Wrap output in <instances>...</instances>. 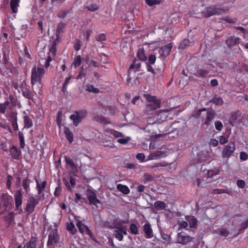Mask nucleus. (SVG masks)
<instances>
[{"label":"nucleus","mask_w":248,"mask_h":248,"mask_svg":"<svg viewBox=\"0 0 248 248\" xmlns=\"http://www.w3.org/2000/svg\"><path fill=\"white\" fill-rule=\"evenodd\" d=\"M22 186L26 192H28L30 190V188L28 179H26L23 181Z\"/></svg>","instance_id":"obj_46"},{"label":"nucleus","mask_w":248,"mask_h":248,"mask_svg":"<svg viewBox=\"0 0 248 248\" xmlns=\"http://www.w3.org/2000/svg\"><path fill=\"white\" fill-rule=\"evenodd\" d=\"M137 56L141 61L145 62L147 60V57L145 55L143 48H140L139 49L137 52Z\"/></svg>","instance_id":"obj_25"},{"label":"nucleus","mask_w":248,"mask_h":248,"mask_svg":"<svg viewBox=\"0 0 248 248\" xmlns=\"http://www.w3.org/2000/svg\"><path fill=\"white\" fill-rule=\"evenodd\" d=\"M228 137L221 136L219 137V142L221 144H224L228 141Z\"/></svg>","instance_id":"obj_50"},{"label":"nucleus","mask_w":248,"mask_h":248,"mask_svg":"<svg viewBox=\"0 0 248 248\" xmlns=\"http://www.w3.org/2000/svg\"><path fill=\"white\" fill-rule=\"evenodd\" d=\"M215 126L217 130L221 131L223 127V125L220 121H217L215 123Z\"/></svg>","instance_id":"obj_53"},{"label":"nucleus","mask_w":248,"mask_h":248,"mask_svg":"<svg viewBox=\"0 0 248 248\" xmlns=\"http://www.w3.org/2000/svg\"><path fill=\"white\" fill-rule=\"evenodd\" d=\"M88 198L90 204H93L96 206L100 203L99 201L97 199L96 194L93 192H90L87 194Z\"/></svg>","instance_id":"obj_15"},{"label":"nucleus","mask_w":248,"mask_h":248,"mask_svg":"<svg viewBox=\"0 0 248 248\" xmlns=\"http://www.w3.org/2000/svg\"><path fill=\"white\" fill-rule=\"evenodd\" d=\"M53 239H55V237H54L53 234H49L48 235L47 245H50V246L54 245V240Z\"/></svg>","instance_id":"obj_52"},{"label":"nucleus","mask_w":248,"mask_h":248,"mask_svg":"<svg viewBox=\"0 0 248 248\" xmlns=\"http://www.w3.org/2000/svg\"><path fill=\"white\" fill-rule=\"evenodd\" d=\"M38 203V201L33 196H31L29 197L26 210L29 214L32 213L35 206Z\"/></svg>","instance_id":"obj_9"},{"label":"nucleus","mask_w":248,"mask_h":248,"mask_svg":"<svg viewBox=\"0 0 248 248\" xmlns=\"http://www.w3.org/2000/svg\"><path fill=\"white\" fill-rule=\"evenodd\" d=\"M185 219L187 221L188 226H189L190 228L196 227L197 221L194 217L187 216L186 217Z\"/></svg>","instance_id":"obj_18"},{"label":"nucleus","mask_w":248,"mask_h":248,"mask_svg":"<svg viewBox=\"0 0 248 248\" xmlns=\"http://www.w3.org/2000/svg\"><path fill=\"white\" fill-rule=\"evenodd\" d=\"M71 78V77L70 76L67 78H65L64 82L63 83V85L62 86V91L64 92L66 91L67 87L68 86V84L69 83V82Z\"/></svg>","instance_id":"obj_44"},{"label":"nucleus","mask_w":248,"mask_h":248,"mask_svg":"<svg viewBox=\"0 0 248 248\" xmlns=\"http://www.w3.org/2000/svg\"><path fill=\"white\" fill-rule=\"evenodd\" d=\"M36 183L38 194H40L43 191V189L45 188L46 183L45 181H44L40 183L38 180H36Z\"/></svg>","instance_id":"obj_24"},{"label":"nucleus","mask_w":248,"mask_h":248,"mask_svg":"<svg viewBox=\"0 0 248 248\" xmlns=\"http://www.w3.org/2000/svg\"><path fill=\"white\" fill-rule=\"evenodd\" d=\"M56 49L54 47H52L50 49L49 52L44 58H41L39 61L40 66H44L45 68H48L50 65V62L52 61V58L55 55Z\"/></svg>","instance_id":"obj_4"},{"label":"nucleus","mask_w":248,"mask_h":248,"mask_svg":"<svg viewBox=\"0 0 248 248\" xmlns=\"http://www.w3.org/2000/svg\"><path fill=\"white\" fill-rule=\"evenodd\" d=\"M66 229L68 231L70 232L72 234H74L77 232L75 225L71 222L67 223Z\"/></svg>","instance_id":"obj_31"},{"label":"nucleus","mask_w":248,"mask_h":248,"mask_svg":"<svg viewBox=\"0 0 248 248\" xmlns=\"http://www.w3.org/2000/svg\"><path fill=\"white\" fill-rule=\"evenodd\" d=\"M166 111L161 110L158 113L155 115L153 120L151 118H148L147 121L148 124H152L156 123H160L161 122L164 121L167 119V115L166 114Z\"/></svg>","instance_id":"obj_6"},{"label":"nucleus","mask_w":248,"mask_h":248,"mask_svg":"<svg viewBox=\"0 0 248 248\" xmlns=\"http://www.w3.org/2000/svg\"><path fill=\"white\" fill-rule=\"evenodd\" d=\"M235 149V144L233 142H230L225 145L222 153L223 158H228Z\"/></svg>","instance_id":"obj_8"},{"label":"nucleus","mask_w":248,"mask_h":248,"mask_svg":"<svg viewBox=\"0 0 248 248\" xmlns=\"http://www.w3.org/2000/svg\"><path fill=\"white\" fill-rule=\"evenodd\" d=\"M66 27V24L63 23H60L57 26L56 31V37L57 38L59 37L60 33L62 32Z\"/></svg>","instance_id":"obj_26"},{"label":"nucleus","mask_w":248,"mask_h":248,"mask_svg":"<svg viewBox=\"0 0 248 248\" xmlns=\"http://www.w3.org/2000/svg\"><path fill=\"white\" fill-rule=\"evenodd\" d=\"M24 123L25 128H29L31 127L33 125L32 120L28 116H24Z\"/></svg>","instance_id":"obj_29"},{"label":"nucleus","mask_w":248,"mask_h":248,"mask_svg":"<svg viewBox=\"0 0 248 248\" xmlns=\"http://www.w3.org/2000/svg\"><path fill=\"white\" fill-rule=\"evenodd\" d=\"M86 8L91 12H94L98 9L97 5L91 3H88Z\"/></svg>","instance_id":"obj_36"},{"label":"nucleus","mask_w":248,"mask_h":248,"mask_svg":"<svg viewBox=\"0 0 248 248\" xmlns=\"http://www.w3.org/2000/svg\"><path fill=\"white\" fill-rule=\"evenodd\" d=\"M167 153L163 151H157L154 153H151L147 157L146 161L152 160H156L164 158L167 156Z\"/></svg>","instance_id":"obj_10"},{"label":"nucleus","mask_w":248,"mask_h":248,"mask_svg":"<svg viewBox=\"0 0 248 248\" xmlns=\"http://www.w3.org/2000/svg\"><path fill=\"white\" fill-rule=\"evenodd\" d=\"M156 61V56L154 54H151L149 55V58H148V63L150 64H153L155 63Z\"/></svg>","instance_id":"obj_48"},{"label":"nucleus","mask_w":248,"mask_h":248,"mask_svg":"<svg viewBox=\"0 0 248 248\" xmlns=\"http://www.w3.org/2000/svg\"><path fill=\"white\" fill-rule=\"evenodd\" d=\"M81 62V56L80 55H78L75 58L73 65L75 67H78L80 65Z\"/></svg>","instance_id":"obj_41"},{"label":"nucleus","mask_w":248,"mask_h":248,"mask_svg":"<svg viewBox=\"0 0 248 248\" xmlns=\"http://www.w3.org/2000/svg\"><path fill=\"white\" fill-rule=\"evenodd\" d=\"M18 135L20 141V146L21 148L23 149L25 147V142L23 134L21 132H19Z\"/></svg>","instance_id":"obj_35"},{"label":"nucleus","mask_w":248,"mask_h":248,"mask_svg":"<svg viewBox=\"0 0 248 248\" xmlns=\"http://www.w3.org/2000/svg\"><path fill=\"white\" fill-rule=\"evenodd\" d=\"M130 230L132 234H137L138 233V230L136 225L134 224H131L130 226Z\"/></svg>","instance_id":"obj_45"},{"label":"nucleus","mask_w":248,"mask_h":248,"mask_svg":"<svg viewBox=\"0 0 248 248\" xmlns=\"http://www.w3.org/2000/svg\"><path fill=\"white\" fill-rule=\"evenodd\" d=\"M81 44H82V43L80 40H76L75 44L74 45L75 48L77 51L79 50L80 49Z\"/></svg>","instance_id":"obj_56"},{"label":"nucleus","mask_w":248,"mask_h":248,"mask_svg":"<svg viewBox=\"0 0 248 248\" xmlns=\"http://www.w3.org/2000/svg\"><path fill=\"white\" fill-rule=\"evenodd\" d=\"M152 178V176L148 174L144 175L142 177V181L145 183L147 181L150 180Z\"/></svg>","instance_id":"obj_62"},{"label":"nucleus","mask_w":248,"mask_h":248,"mask_svg":"<svg viewBox=\"0 0 248 248\" xmlns=\"http://www.w3.org/2000/svg\"><path fill=\"white\" fill-rule=\"evenodd\" d=\"M237 185L240 188H243L245 186V183L243 180H239L237 181Z\"/></svg>","instance_id":"obj_59"},{"label":"nucleus","mask_w":248,"mask_h":248,"mask_svg":"<svg viewBox=\"0 0 248 248\" xmlns=\"http://www.w3.org/2000/svg\"><path fill=\"white\" fill-rule=\"evenodd\" d=\"M105 134L106 136L109 137L113 136L115 137L119 138L122 136V134L121 133L111 129H106L105 131Z\"/></svg>","instance_id":"obj_17"},{"label":"nucleus","mask_w":248,"mask_h":248,"mask_svg":"<svg viewBox=\"0 0 248 248\" xmlns=\"http://www.w3.org/2000/svg\"><path fill=\"white\" fill-rule=\"evenodd\" d=\"M20 0H11L10 7L13 13H16L18 11Z\"/></svg>","instance_id":"obj_19"},{"label":"nucleus","mask_w":248,"mask_h":248,"mask_svg":"<svg viewBox=\"0 0 248 248\" xmlns=\"http://www.w3.org/2000/svg\"><path fill=\"white\" fill-rule=\"evenodd\" d=\"M145 157V155L142 153H138L136 155V158L137 159L141 161L144 160Z\"/></svg>","instance_id":"obj_58"},{"label":"nucleus","mask_w":248,"mask_h":248,"mask_svg":"<svg viewBox=\"0 0 248 248\" xmlns=\"http://www.w3.org/2000/svg\"><path fill=\"white\" fill-rule=\"evenodd\" d=\"M209 71L208 70L199 69L197 70L195 75L197 77L204 78L206 76L209 74Z\"/></svg>","instance_id":"obj_27"},{"label":"nucleus","mask_w":248,"mask_h":248,"mask_svg":"<svg viewBox=\"0 0 248 248\" xmlns=\"http://www.w3.org/2000/svg\"><path fill=\"white\" fill-rule=\"evenodd\" d=\"M76 225L81 233H86L89 236L92 235V232L89 229L88 227L83 224L80 221H78L77 222H76Z\"/></svg>","instance_id":"obj_14"},{"label":"nucleus","mask_w":248,"mask_h":248,"mask_svg":"<svg viewBox=\"0 0 248 248\" xmlns=\"http://www.w3.org/2000/svg\"><path fill=\"white\" fill-rule=\"evenodd\" d=\"M172 47V43H169L161 47L159 50V53L161 56L166 57L169 55Z\"/></svg>","instance_id":"obj_12"},{"label":"nucleus","mask_w":248,"mask_h":248,"mask_svg":"<svg viewBox=\"0 0 248 248\" xmlns=\"http://www.w3.org/2000/svg\"><path fill=\"white\" fill-rule=\"evenodd\" d=\"M45 73L44 68L39 67H34L31 70V83L34 85L36 83H42V78Z\"/></svg>","instance_id":"obj_1"},{"label":"nucleus","mask_w":248,"mask_h":248,"mask_svg":"<svg viewBox=\"0 0 248 248\" xmlns=\"http://www.w3.org/2000/svg\"><path fill=\"white\" fill-rule=\"evenodd\" d=\"M12 179V177L11 176H8L7 177V186L8 188H10L11 186V181Z\"/></svg>","instance_id":"obj_63"},{"label":"nucleus","mask_w":248,"mask_h":248,"mask_svg":"<svg viewBox=\"0 0 248 248\" xmlns=\"http://www.w3.org/2000/svg\"><path fill=\"white\" fill-rule=\"evenodd\" d=\"M9 104L8 101H5L4 103L0 104V112L4 113L7 108V106Z\"/></svg>","instance_id":"obj_42"},{"label":"nucleus","mask_w":248,"mask_h":248,"mask_svg":"<svg viewBox=\"0 0 248 248\" xmlns=\"http://www.w3.org/2000/svg\"><path fill=\"white\" fill-rule=\"evenodd\" d=\"M160 2V0H146L145 3L149 6H152L154 5H156L159 4Z\"/></svg>","instance_id":"obj_43"},{"label":"nucleus","mask_w":248,"mask_h":248,"mask_svg":"<svg viewBox=\"0 0 248 248\" xmlns=\"http://www.w3.org/2000/svg\"><path fill=\"white\" fill-rule=\"evenodd\" d=\"M236 118L237 117L235 114H232L231 116V117L230 118L229 123L232 126H234L236 124Z\"/></svg>","instance_id":"obj_49"},{"label":"nucleus","mask_w":248,"mask_h":248,"mask_svg":"<svg viewBox=\"0 0 248 248\" xmlns=\"http://www.w3.org/2000/svg\"><path fill=\"white\" fill-rule=\"evenodd\" d=\"M228 11L227 9L216 8L214 7H207L205 11L201 13V16L210 17L214 15H221L226 13Z\"/></svg>","instance_id":"obj_3"},{"label":"nucleus","mask_w":248,"mask_h":248,"mask_svg":"<svg viewBox=\"0 0 248 248\" xmlns=\"http://www.w3.org/2000/svg\"><path fill=\"white\" fill-rule=\"evenodd\" d=\"M114 235L119 241L123 239L124 235L127 234L126 227L123 225H117L114 227Z\"/></svg>","instance_id":"obj_5"},{"label":"nucleus","mask_w":248,"mask_h":248,"mask_svg":"<svg viewBox=\"0 0 248 248\" xmlns=\"http://www.w3.org/2000/svg\"><path fill=\"white\" fill-rule=\"evenodd\" d=\"M211 102L215 105L219 106L222 105L223 103L222 99L220 97H214Z\"/></svg>","instance_id":"obj_39"},{"label":"nucleus","mask_w":248,"mask_h":248,"mask_svg":"<svg viewBox=\"0 0 248 248\" xmlns=\"http://www.w3.org/2000/svg\"><path fill=\"white\" fill-rule=\"evenodd\" d=\"M144 97L147 101L146 108L148 110H155L160 107V101L155 96L149 94H144Z\"/></svg>","instance_id":"obj_2"},{"label":"nucleus","mask_w":248,"mask_h":248,"mask_svg":"<svg viewBox=\"0 0 248 248\" xmlns=\"http://www.w3.org/2000/svg\"><path fill=\"white\" fill-rule=\"evenodd\" d=\"M218 144V140L215 139H211L209 141L210 146H212V147H216V146H217Z\"/></svg>","instance_id":"obj_55"},{"label":"nucleus","mask_w":248,"mask_h":248,"mask_svg":"<svg viewBox=\"0 0 248 248\" xmlns=\"http://www.w3.org/2000/svg\"><path fill=\"white\" fill-rule=\"evenodd\" d=\"M179 228H186L188 226V223L186 219V220H182L178 223Z\"/></svg>","instance_id":"obj_51"},{"label":"nucleus","mask_w":248,"mask_h":248,"mask_svg":"<svg viewBox=\"0 0 248 248\" xmlns=\"http://www.w3.org/2000/svg\"><path fill=\"white\" fill-rule=\"evenodd\" d=\"M0 200L3 205L6 207L10 206L13 201L12 197L7 194H2L0 197Z\"/></svg>","instance_id":"obj_13"},{"label":"nucleus","mask_w":248,"mask_h":248,"mask_svg":"<svg viewBox=\"0 0 248 248\" xmlns=\"http://www.w3.org/2000/svg\"><path fill=\"white\" fill-rule=\"evenodd\" d=\"M223 193H226L228 194H231L230 192H228L225 189H215L213 191V193L214 194H219Z\"/></svg>","instance_id":"obj_47"},{"label":"nucleus","mask_w":248,"mask_h":248,"mask_svg":"<svg viewBox=\"0 0 248 248\" xmlns=\"http://www.w3.org/2000/svg\"><path fill=\"white\" fill-rule=\"evenodd\" d=\"M66 165L68 168L73 172H77V168L73 161L70 158H66Z\"/></svg>","instance_id":"obj_23"},{"label":"nucleus","mask_w":248,"mask_h":248,"mask_svg":"<svg viewBox=\"0 0 248 248\" xmlns=\"http://www.w3.org/2000/svg\"><path fill=\"white\" fill-rule=\"evenodd\" d=\"M24 248H35L36 242L34 240H31L27 243L24 246Z\"/></svg>","instance_id":"obj_40"},{"label":"nucleus","mask_w":248,"mask_h":248,"mask_svg":"<svg viewBox=\"0 0 248 248\" xmlns=\"http://www.w3.org/2000/svg\"><path fill=\"white\" fill-rule=\"evenodd\" d=\"M70 118L71 120L73 121L74 124L76 126L78 125L81 122L80 119L78 118V116H77L76 113L71 115L70 117Z\"/></svg>","instance_id":"obj_33"},{"label":"nucleus","mask_w":248,"mask_h":248,"mask_svg":"<svg viewBox=\"0 0 248 248\" xmlns=\"http://www.w3.org/2000/svg\"><path fill=\"white\" fill-rule=\"evenodd\" d=\"M96 39L98 41H104L106 40V35L103 33L101 34L97 37Z\"/></svg>","instance_id":"obj_61"},{"label":"nucleus","mask_w":248,"mask_h":248,"mask_svg":"<svg viewBox=\"0 0 248 248\" xmlns=\"http://www.w3.org/2000/svg\"><path fill=\"white\" fill-rule=\"evenodd\" d=\"M214 116V112L210 111L207 112V117L204 122V124L208 125L210 122L212 120Z\"/></svg>","instance_id":"obj_32"},{"label":"nucleus","mask_w":248,"mask_h":248,"mask_svg":"<svg viewBox=\"0 0 248 248\" xmlns=\"http://www.w3.org/2000/svg\"><path fill=\"white\" fill-rule=\"evenodd\" d=\"M22 193L19 190L17 191L14 195L16 206L15 210L16 212V213L18 214H20L23 211L21 206L22 203Z\"/></svg>","instance_id":"obj_7"},{"label":"nucleus","mask_w":248,"mask_h":248,"mask_svg":"<svg viewBox=\"0 0 248 248\" xmlns=\"http://www.w3.org/2000/svg\"><path fill=\"white\" fill-rule=\"evenodd\" d=\"M141 66V63L138 60H135L130 65L128 72L131 73L133 71L138 70Z\"/></svg>","instance_id":"obj_21"},{"label":"nucleus","mask_w":248,"mask_h":248,"mask_svg":"<svg viewBox=\"0 0 248 248\" xmlns=\"http://www.w3.org/2000/svg\"><path fill=\"white\" fill-rule=\"evenodd\" d=\"M146 65L148 71L151 72L152 73H154L155 71L154 68L152 67V66L150 65V64L148 63L147 62H146Z\"/></svg>","instance_id":"obj_64"},{"label":"nucleus","mask_w":248,"mask_h":248,"mask_svg":"<svg viewBox=\"0 0 248 248\" xmlns=\"http://www.w3.org/2000/svg\"><path fill=\"white\" fill-rule=\"evenodd\" d=\"M192 239V237L186 235L183 232H180L178 234L177 241L179 243L186 245L188 242L191 241Z\"/></svg>","instance_id":"obj_11"},{"label":"nucleus","mask_w":248,"mask_h":248,"mask_svg":"<svg viewBox=\"0 0 248 248\" xmlns=\"http://www.w3.org/2000/svg\"><path fill=\"white\" fill-rule=\"evenodd\" d=\"M130 140V137H126L125 139H119L118 140V142L121 144H125L127 143Z\"/></svg>","instance_id":"obj_57"},{"label":"nucleus","mask_w":248,"mask_h":248,"mask_svg":"<svg viewBox=\"0 0 248 248\" xmlns=\"http://www.w3.org/2000/svg\"><path fill=\"white\" fill-rule=\"evenodd\" d=\"M154 206L158 210H161L165 208L166 203L162 201H156L155 202Z\"/></svg>","instance_id":"obj_30"},{"label":"nucleus","mask_w":248,"mask_h":248,"mask_svg":"<svg viewBox=\"0 0 248 248\" xmlns=\"http://www.w3.org/2000/svg\"><path fill=\"white\" fill-rule=\"evenodd\" d=\"M64 134L66 139L69 141L70 143H72L73 141V135L72 132H71L67 127L64 128Z\"/></svg>","instance_id":"obj_28"},{"label":"nucleus","mask_w":248,"mask_h":248,"mask_svg":"<svg viewBox=\"0 0 248 248\" xmlns=\"http://www.w3.org/2000/svg\"><path fill=\"white\" fill-rule=\"evenodd\" d=\"M144 231L145 233L146 238H151L153 237V230L149 223H146L144 225Z\"/></svg>","instance_id":"obj_16"},{"label":"nucleus","mask_w":248,"mask_h":248,"mask_svg":"<svg viewBox=\"0 0 248 248\" xmlns=\"http://www.w3.org/2000/svg\"><path fill=\"white\" fill-rule=\"evenodd\" d=\"M75 113L77 115V116L78 117V118L80 119L81 121L82 119L85 117L87 115V111L84 110L77 111Z\"/></svg>","instance_id":"obj_38"},{"label":"nucleus","mask_w":248,"mask_h":248,"mask_svg":"<svg viewBox=\"0 0 248 248\" xmlns=\"http://www.w3.org/2000/svg\"><path fill=\"white\" fill-rule=\"evenodd\" d=\"M86 90L89 92H91V93H98L99 92L98 89L95 88L93 85H92L91 84H88L87 85Z\"/></svg>","instance_id":"obj_34"},{"label":"nucleus","mask_w":248,"mask_h":248,"mask_svg":"<svg viewBox=\"0 0 248 248\" xmlns=\"http://www.w3.org/2000/svg\"><path fill=\"white\" fill-rule=\"evenodd\" d=\"M10 152L14 158H17L20 155V151L15 146H13L10 149Z\"/></svg>","instance_id":"obj_22"},{"label":"nucleus","mask_w":248,"mask_h":248,"mask_svg":"<svg viewBox=\"0 0 248 248\" xmlns=\"http://www.w3.org/2000/svg\"><path fill=\"white\" fill-rule=\"evenodd\" d=\"M240 158L241 160L245 161L248 158V154L245 152H241L240 153Z\"/></svg>","instance_id":"obj_54"},{"label":"nucleus","mask_w":248,"mask_h":248,"mask_svg":"<svg viewBox=\"0 0 248 248\" xmlns=\"http://www.w3.org/2000/svg\"><path fill=\"white\" fill-rule=\"evenodd\" d=\"M217 174V171L215 170H210L207 171V175L209 177H212Z\"/></svg>","instance_id":"obj_60"},{"label":"nucleus","mask_w":248,"mask_h":248,"mask_svg":"<svg viewBox=\"0 0 248 248\" xmlns=\"http://www.w3.org/2000/svg\"><path fill=\"white\" fill-rule=\"evenodd\" d=\"M208 157L207 155L204 154L202 152H200L198 154V159L199 161L203 162L205 161L207 159Z\"/></svg>","instance_id":"obj_37"},{"label":"nucleus","mask_w":248,"mask_h":248,"mask_svg":"<svg viewBox=\"0 0 248 248\" xmlns=\"http://www.w3.org/2000/svg\"><path fill=\"white\" fill-rule=\"evenodd\" d=\"M117 188L119 191L125 195H127L130 192V189L128 186L121 184H119L117 185Z\"/></svg>","instance_id":"obj_20"}]
</instances>
